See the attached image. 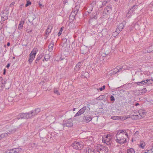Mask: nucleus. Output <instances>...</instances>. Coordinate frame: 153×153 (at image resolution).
<instances>
[{"label": "nucleus", "mask_w": 153, "mask_h": 153, "mask_svg": "<svg viewBox=\"0 0 153 153\" xmlns=\"http://www.w3.org/2000/svg\"><path fill=\"white\" fill-rule=\"evenodd\" d=\"M63 40L65 42H66V41H67V39H63Z\"/></svg>", "instance_id": "nucleus-64"}, {"label": "nucleus", "mask_w": 153, "mask_h": 153, "mask_svg": "<svg viewBox=\"0 0 153 153\" xmlns=\"http://www.w3.org/2000/svg\"><path fill=\"white\" fill-rule=\"evenodd\" d=\"M145 81H146V84L147 85H149L152 83V82L153 81V79H146Z\"/></svg>", "instance_id": "nucleus-21"}, {"label": "nucleus", "mask_w": 153, "mask_h": 153, "mask_svg": "<svg viewBox=\"0 0 153 153\" xmlns=\"http://www.w3.org/2000/svg\"><path fill=\"white\" fill-rule=\"evenodd\" d=\"M14 2H13L12 3H11V4H10V6H11V5H14Z\"/></svg>", "instance_id": "nucleus-60"}, {"label": "nucleus", "mask_w": 153, "mask_h": 153, "mask_svg": "<svg viewBox=\"0 0 153 153\" xmlns=\"http://www.w3.org/2000/svg\"><path fill=\"white\" fill-rule=\"evenodd\" d=\"M140 147L143 149V148L145 146V142H144L142 141H140Z\"/></svg>", "instance_id": "nucleus-31"}, {"label": "nucleus", "mask_w": 153, "mask_h": 153, "mask_svg": "<svg viewBox=\"0 0 153 153\" xmlns=\"http://www.w3.org/2000/svg\"><path fill=\"white\" fill-rule=\"evenodd\" d=\"M40 111V109L38 108H36L34 111H31L33 116H34L38 114Z\"/></svg>", "instance_id": "nucleus-11"}, {"label": "nucleus", "mask_w": 153, "mask_h": 153, "mask_svg": "<svg viewBox=\"0 0 153 153\" xmlns=\"http://www.w3.org/2000/svg\"><path fill=\"white\" fill-rule=\"evenodd\" d=\"M24 115V119H27L30 118H31L33 117L32 113H31V111L27 113H25Z\"/></svg>", "instance_id": "nucleus-10"}, {"label": "nucleus", "mask_w": 153, "mask_h": 153, "mask_svg": "<svg viewBox=\"0 0 153 153\" xmlns=\"http://www.w3.org/2000/svg\"><path fill=\"white\" fill-rule=\"evenodd\" d=\"M50 56L49 54H46L45 55L44 57V59L45 61H48L50 58Z\"/></svg>", "instance_id": "nucleus-29"}, {"label": "nucleus", "mask_w": 153, "mask_h": 153, "mask_svg": "<svg viewBox=\"0 0 153 153\" xmlns=\"http://www.w3.org/2000/svg\"><path fill=\"white\" fill-rule=\"evenodd\" d=\"M3 79L2 77H0V82H1V81Z\"/></svg>", "instance_id": "nucleus-62"}, {"label": "nucleus", "mask_w": 153, "mask_h": 153, "mask_svg": "<svg viewBox=\"0 0 153 153\" xmlns=\"http://www.w3.org/2000/svg\"><path fill=\"white\" fill-rule=\"evenodd\" d=\"M43 56V55H42V54H40L38 56V57H37V58H36V60L35 63H37V61H39L41 59V58Z\"/></svg>", "instance_id": "nucleus-26"}, {"label": "nucleus", "mask_w": 153, "mask_h": 153, "mask_svg": "<svg viewBox=\"0 0 153 153\" xmlns=\"http://www.w3.org/2000/svg\"><path fill=\"white\" fill-rule=\"evenodd\" d=\"M149 51V49H148L147 48L146 49H144L143 50L142 52L143 53H149V52H148L147 51Z\"/></svg>", "instance_id": "nucleus-42"}, {"label": "nucleus", "mask_w": 153, "mask_h": 153, "mask_svg": "<svg viewBox=\"0 0 153 153\" xmlns=\"http://www.w3.org/2000/svg\"><path fill=\"white\" fill-rule=\"evenodd\" d=\"M24 23V21L22 19L21 21L20 22V23L18 27V29L19 30H20L22 29Z\"/></svg>", "instance_id": "nucleus-17"}, {"label": "nucleus", "mask_w": 153, "mask_h": 153, "mask_svg": "<svg viewBox=\"0 0 153 153\" xmlns=\"http://www.w3.org/2000/svg\"><path fill=\"white\" fill-rule=\"evenodd\" d=\"M81 52L83 54H85L86 53V52H84L83 51V48H82L80 49Z\"/></svg>", "instance_id": "nucleus-51"}, {"label": "nucleus", "mask_w": 153, "mask_h": 153, "mask_svg": "<svg viewBox=\"0 0 153 153\" xmlns=\"http://www.w3.org/2000/svg\"><path fill=\"white\" fill-rule=\"evenodd\" d=\"M53 42H52L49 45H48V51H49L51 52L53 50Z\"/></svg>", "instance_id": "nucleus-20"}, {"label": "nucleus", "mask_w": 153, "mask_h": 153, "mask_svg": "<svg viewBox=\"0 0 153 153\" xmlns=\"http://www.w3.org/2000/svg\"><path fill=\"white\" fill-rule=\"evenodd\" d=\"M147 90L146 88H144L143 89L141 90H135L134 92L135 94L136 95H141L143 94L144 93L146 92Z\"/></svg>", "instance_id": "nucleus-4"}, {"label": "nucleus", "mask_w": 153, "mask_h": 153, "mask_svg": "<svg viewBox=\"0 0 153 153\" xmlns=\"http://www.w3.org/2000/svg\"><path fill=\"white\" fill-rule=\"evenodd\" d=\"M63 28H64L63 27H62L60 29V30H59V31L58 32V36H60V35H61V33H62V30L63 29Z\"/></svg>", "instance_id": "nucleus-37"}, {"label": "nucleus", "mask_w": 153, "mask_h": 153, "mask_svg": "<svg viewBox=\"0 0 153 153\" xmlns=\"http://www.w3.org/2000/svg\"><path fill=\"white\" fill-rule=\"evenodd\" d=\"M72 146L76 149L80 150L83 148V144L82 142L75 141L72 144Z\"/></svg>", "instance_id": "nucleus-2"}, {"label": "nucleus", "mask_w": 153, "mask_h": 153, "mask_svg": "<svg viewBox=\"0 0 153 153\" xmlns=\"http://www.w3.org/2000/svg\"><path fill=\"white\" fill-rule=\"evenodd\" d=\"M41 0L39 1V4L41 8H42L44 7V6L41 3Z\"/></svg>", "instance_id": "nucleus-45"}, {"label": "nucleus", "mask_w": 153, "mask_h": 153, "mask_svg": "<svg viewBox=\"0 0 153 153\" xmlns=\"http://www.w3.org/2000/svg\"><path fill=\"white\" fill-rule=\"evenodd\" d=\"M106 56V54L105 53H104L102 54V56L105 57Z\"/></svg>", "instance_id": "nucleus-59"}, {"label": "nucleus", "mask_w": 153, "mask_h": 153, "mask_svg": "<svg viewBox=\"0 0 153 153\" xmlns=\"http://www.w3.org/2000/svg\"><path fill=\"white\" fill-rule=\"evenodd\" d=\"M131 68V67H130L129 66H127L126 65V70H129Z\"/></svg>", "instance_id": "nucleus-53"}, {"label": "nucleus", "mask_w": 153, "mask_h": 153, "mask_svg": "<svg viewBox=\"0 0 153 153\" xmlns=\"http://www.w3.org/2000/svg\"><path fill=\"white\" fill-rule=\"evenodd\" d=\"M92 119V118L89 115H85L84 114V116L83 117V121L86 123H88L91 121Z\"/></svg>", "instance_id": "nucleus-7"}, {"label": "nucleus", "mask_w": 153, "mask_h": 153, "mask_svg": "<svg viewBox=\"0 0 153 153\" xmlns=\"http://www.w3.org/2000/svg\"><path fill=\"white\" fill-rule=\"evenodd\" d=\"M110 100L111 101L114 102L115 100V98L114 96H111L110 97Z\"/></svg>", "instance_id": "nucleus-47"}, {"label": "nucleus", "mask_w": 153, "mask_h": 153, "mask_svg": "<svg viewBox=\"0 0 153 153\" xmlns=\"http://www.w3.org/2000/svg\"><path fill=\"white\" fill-rule=\"evenodd\" d=\"M62 125L63 127H71L73 126V124L71 120H69L65 121L64 123L62 124Z\"/></svg>", "instance_id": "nucleus-5"}, {"label": "nucleus", "mask_w": 153, "mask_h": 153, "mask_svg": "<svg viewBox=\"0 0 153 153\" xmlns=\"http://www.w3.org/2000/svg\"><path fill=\"white\" fill-rule=\"evenodd\" d=\"M109 138L108 139H106L104 142L105 143H106L107 145H109L111 144L110 143L109 140L110 138L109 136Z\"/></svg>", "instance_id": "nucleus-36"}, {"label": "nucleus", "mask_w": 153, "mask_h": 153, "mask_svg": "<svg viewBox=\"0 0 153 153\" xmlns=\"http://www.w3.org/2000/svg\"><path fill=\"white\" fill-rule=\"evenodd\" d=\"M117 68L115 69H114V71H113V72H112L110 74H111V75L114 74H115L117 73L118 72L117 71H118V68L117 67Z\"/></svg>", "instance_id": "nucleus-34"}, {"label": "nucleus", "mask_w": 153, "mask_h": 153, "mask_svg": "<svg viewBox=\"0 0 153 153\" xmlns=\"http://www.w3.org/2000/svg\"><path fill=\"white\" fill-rule=\"evenodd\" d=\"M136 83L138 85H146V81H145V80L140 82H136Z\"/></svg>", "instance_id": "nucleus-22"}, {"label": "nucleus", "mask_w": 153, "mask_h": 153, "mask_svg": "<svg viewBox=\"0 0 153 153\" xmlns=\"http://www.w3.org/2000/svg\"><path fill=\"white\" fill-rule=\"evenodd\" d=\"M96 151L99 153H107L108 152V149L106 147L99 144L97 146Z\"/></svg>", "instance_id": "nucleus-1"}, {"label": "nucleus", "mask_w": 153, "mask_h": 153, "mask_svg": "<svg viewBox=\"0 0 153 153\" xmlns=\"http://www.w3.org/2000/svg\"><path fill=\"white\" fill-rule=\"evenodd\" d=\"M51 29L50 28V27L48 26L45 31V38L46 39L48 37V34L51 33Z\"/></svg>", "instance_id": "nucleus-16"}, {"label": "nucleus", "mask_w": 153, "mask_h": 153, "mask_svg": "<svg viewBox=\"0 0 153 153\" xmlns=\"http://www.w3.org/2000/svg\"><path fill=\"white\" fill-rule=\"evenodd\" d=\"M111 10V7L109 6H107L104 9V11L106 13H109Z\"/></svg>", "instance_id": "nucleus-18"}, {"label": "nucleus", "mask_w": 153, "mask_h": 153, "mask_svg": "<svg viewBox=\"0 0 153 153\" xmlns=\"http://www.w3.org/2000/svg\"><path fill=\"white\" fill-rule=\"evenodd\" d=\"M86 153H95L94 149L91 147H87L86 149Z\"/></svg>", "instance_id": "nucleus-15"}, {"label": "nucleus", "mask_w": 153, "mask_h": 153, "mask_svg": "<svg viewBox=\"0 0 153 153\" xmlns=\"http://www.w3.org/2000/svg\"><path fill=\"white\" fill-rule=\"evenodd\" d=\"M124 27V25L123 23L120 24L116 29L117 32H120L122 31Z\"/></svg>", "instance_id": "nucleus-13"}, {"label": "nucleus", "mask_w": 153, "mask_h": 153, "mask_svg": "<svg viewBox=\"0 0 153 153\" xmlns=\"http://www.w3.org/2000/svg\"><path fill=\"white\" fill-rule=\"evenodd\" d=\"M24 6V4H22L20 6V9L22 10V7Z\"/></svg>", "instance_id": "nucleus-55"}, {"label": "nucleus", "mask_w": 153, "mask_h": 153, "mask_svg": "<svg viewBox=\"0 0 153 153\" xmlns=\"http://www.w3.org/2000/svg\"><path fill=\"white\" fill-rule=\"evenodd\" d=\"M127 153H134L135 151L133 149L130 148L127 149Z\"/></svg>", "instance_id": "nucleus-24"}, {"label": "nucleus", "mask_w": 153, "mask_h": 153, "mask_svg": "<svg viewBox=\"0 0 153 153\" xmlns=\"http://www.w3.org/2000/svg\"><path fill=\"white\" fill-rule=\"evenodd\" d=\"M117 68L115 69H114V71H113V72H112L110 74H111V75L114 74H115L117 73L118 72L117 71H118V68L117 67Z\"/></svg>", "instance_id": "nucleus-33"}, {"label": "nucleus", "mask_w": 153, "mask_h": 153, "mask_svg": "<svg viewBox=\"0 0 153 153\" xmlns=\"http://www.w3.org/2000/svg\"><path fill=\"white\" fill-rule=\"evenodd\" d=\"M134 116L135 117L134 118V119H139V118H138L139 116L137 115H134Z\"/></svg>", "instance_id": "nucleus-52"}, {"label": "nucleus", "mask_w": 153, "mask_h": 153, "mask_svg": "<svg viewBox=\"0 0 153 153\" xmlns=\"http://www.w3.org/2000/svg\"><path fill=\"white\" fill-rule=\"evenodd\" d=\"M74 13L76 14H77V11L76 10L75 11H74Z\"/></svg>", "instance_id": "nucleus-63"}, {"label": "nucleus", "mask_w": 153, "mask_h": 153, "mask_svg": "<svg viewBox=\"0 0 153 153\" xmlns=\"http://www.w3.org/2000/svg\"><path fill=\"white\" fill-rule=\"evenodd\" d=\"M125 131L124 130H122L121 131H118L117 134L116 135V139H120L122 138L123 137V135H124V133H125Z\"/></svg>", "instance_id": "nucleus-6"}, {"label": "nucleus", "mask_w": 153, "mask_h": 153, "mask_svg": "<svg viewBox=\"0 0 153 153\" xmlns=\"http://www.w3.org/2000/svg\"><path fill=\"white\" fill-rule=\"evenodd\" d=\"M1 19L3 20L4 21L7 20L8 19V16H5L4 17L3 16H1Z\"/></svg>", "instance_id": "nucleus-41"}, {"label": "nucleus", "mask_w": 153, "mask_h": 153, "mask_svg": "<svg viewBox=\"0 0 153 153\" xmlns=\"http://www.w3.org/2000/svg\"><path fill=\"white\" fill-rule=\"evenodd\" d=\"M105 86L103 85L102 87H101V88H100L99 89V90H100V91H102L103 89H105Z\"/></svg>", "instance_id": "nucleus-48"}, {"label": "nucleus", "mask_w": 153, "mask_h": 153, "mask_svg": "<svg viewBox=\"0 0 153 153\" xmlns=\"http://www.w3.org/2000/svg\"><path fill=\"white\" fill-rule=\"evenodd\" d=\"M122 69H123V70H126V65H123L122 66H121L120 68L118 70V71L117 72H120V71Z\"/></svg>", "instance_id": "nucleus-30"}, {"label": "nucleus", "mask_w": 153, "mask_h": 153, "mask_svg": "<svg viewBox=\"0 0 153 153\" xmlns=\"http://www.w3.org/2000/svg\"><path fill=\"white\" fill-rule=\"evenodd\" d=\"M82 62H79L74 68V69L75 71H78L81 66L82 65Z\"/></svg>", "instance_id": "nucleus-14"}, {"label": "nucleus", "mask_w": 153, "mask_h": 153, "mask_svg": "<svg viewBox=\"0 0 153 153\" xmlns=\"http://www.w3.org/2000/svg\"><path fill=\"white\" fill-rule=\"evenodd\" d=\"M116 140L117 142L121 144L125 143L126 142V139L124 138L123 137L120 139H116Z\"/></svg>", "instance_id": "nucleus-8"}, {"label": "nucleus", "mask_w": 153, "mask_h": 153, "mask_svg": "<svg viewBox=\"0 0 153 153\" xmlns=\"http://www.w3.org/2000/svg\"><path fill=\"white\" fill-rule=\"evenodd\" d=\"M54 93H55L56 94H57V95H59L60 94L59 93V92L58 90H57V89H56L55 88L54 89Z\"/></svg>", "instance_id": "nucleus-40"}, {"label": "nucleus", "mask_w": 153, "mask_h": 153, "mask_svg": "<svg viewBox=\"0 0 153 153\" xmlns=\"http://www.w3.org/2000/svg\"><path fill=\"white\" fill-rule=\"evenodd\" d=\"M147 48L149 49V51H147L148 52L150 53L153 51V44H151V45L149 46Z\"/></svg>", "instance_id": "nucleus-23"}, {"label": "nucleus", "mask_w": 153, "mask_h": 153, "mask_svg": "<svg viewBox=\"0 0 153 153\" xmlns=\"http://www.w3.org/2000/svg\"><path fill=\"white\" fill-rule=\"evenodd\" d=\"M25 113H22L19 114L20 118L21 119H24V115Z\"/></svg>", "instance_id": "nucleus-46"}, {"label": "nucleus", "mask_w": 153, "mask_h": 153, "mask_svg": "<svg viewBox=\"0 0 153 153\" xmlns=\"http://www.w3.org/2000/svg\"><path fill=\"white\" fill-rule=\"evenodd\" d=\"M31 4V2L28 1H27V4H25V7H27L29 5Z\"/></svg>", "instance_id": "nucleus-44"}, {"label": "nucleus", "mask_w": 153, "mask_h": 153, "mask_svg": "<svg viewBox=\"0 0 153 153\" xmlns=\"http://www.w3.org/2000/svg\"><path fill=\"white\" fill-rule=\"evenodd\" d=\"M4 21L3 20H2V19H1V24H2L3 23H4Z\"/></svg>", "instance_id": "nucleus-57"}, {"label": "nucleus", "mask_w": 153, "mask_h": 153, "mask_svg": "<svg viewBox=\"0 0 153 153\" xmlns=\"http://www.w3.org/2000/svg\"><path fill=\"white\" fill-rule=\"evenodd\" d=\"M134 12L133 10H132V9H130L129 11L128 12L127 14V16H130V15L132 13Z\"/></svg>", "instance_id": "nucleus-25"}, {"label": "nucleus", "mask_w": 153, "mask_h": 153, "mask_svg": "<svg viewBox=\"0 0 153 153\" xmlns=\"http://www.w3.org/2000/svg\"><path fill=\"white\" fill-rule=\"evenodd\" d=\"M137 6L136 5H134L131 9H132V10H133L134 11V10L135 9H136L137 8Z\"/></svg>", "instance_id": "nucleus-50"}, {"label": "nucleus", "mask_w": 153, "mask_h": 153, "mask_svg": "<svg viewBox=\"0 0 153 153\" xmlns=\"http://www.w3.org/2000/svg\"><path fill=\"white\" fill-rule=\"evenodd\" d=\"M35 57L33 56V55L31 54L30 53L29 55V59L28 62H29L30 63H31L33 61V59L35 58Z\"/></svg>", "instance_id": "nucleus-19"}, {"label": "nucleus", "mask_w": 153, "mask_h": 153, "mask_svg": "<svg viewBox=\"0 0 153 153\" xmlns=\"http://www.w3.org/2000/svg\"><path fill=\"white\" fill-rule=\"evenodd\" d=\"M6 73V69H4V70L3 74L5 75Z\"/></svg>", "instance_id": "nucleus-56"}, {"label": "nucleus", "mask_w": 153, "mask_h": 153, "mask_svg": "<svg viewBox=\"0 0 153 153\" xmlns=\"http://www.w3.org/2000/svg\"><path fill=\"white\" fill-rule=\"evenodd\" d=\"M7 135L6 133H3L1 134H0V140L2 139L5 137Z\"/></svg>", "instance_id": "nucleus-32"}, {"label": "nucleus", "mask_w": 153, "mask_h": 153, "mask_svg": "<svg viewBox=\"0 0 153 153\" xmlns=\"http://www.w3.org/2000/svg\"><path fill=\"white\" fill-rule=\"evenodd\" d=\"M104 97L105 96L104 95H101L96 98V99L97 100H102L104 98Z\"/></svg>", "instance_id": "nucleus-27"}, {"label": "nucleus", "mask_w": 153, "mask_h": 153, "mask_svg": "<svg viewBox=\"0 0 153 153\" xmlns=\"http://www.w3.org/2000/svg\"><path fill=\"white\" fill-rule=\"evenodd\" d=\"M85 74H87L88 73H87L86 72H84L83 71L82 73L81 76H82V77H86Z\"/></svg>", "instance_id": "nucleus-43"}, {"label": "nucleus", "mask_w": 153, "mask_h": 153, "mask_svg": "<svg viewBox=\"0 0 153 153\" xmlns=\"http://www.w3.org/2000/svg\"><path fill=\"white\" fill-rule=\"evenodd\" d=\"M10 42H8L7 44V45L8 46H9L10 45Z\"/></svg>", "instance_id": "nucleus-61"}, {"label": "nucleus", "mask_w": 153, "mask_h": 153, "mask_svg": "<svg viewBox=\"0 0 153 153\" xmlns=\"http://www.w3.org/2000/svg\"><path fill=\"white\" fill-rule=\"evenodd\" d=\"M10 63H8V64L7 65H6V67L7 68H8L10 66Z\"/></svg>", "instance_id": "nucleus-54"}, {"label": "nucleus", "mask_w": 153, "mask_h": 153, "mask_svg": "<svg viewBox=\"0 0 153 153\" xmlns=\"http://www.w3.org/2000/svg\"><path fill=\"white\" fill-rule=\"evenodd\" d=\"M152 150H146L145 152L144 153H152Z\"/></svg>", "instance_id": "nucleus-49"}, {"label": "nucleus", "mask_w": 153, "mask_h": 153, "mask_svg": "<svg viewBox=\"0 0 153 153\" xmlns=\"http://www.w3.org/2000/svg\"><path fill=\"white\" fill-rule=\"evenodd\" d=\"M6 83V81H4L2 84V85L0 87V90L2 91L3 88L5 87V85Z\"/></svg>", "instance_id": "nucleus-28"}, {"label": "nucleus", "mask_w": 153, "mask_h": 153, "mask_svg": "<svg viewBox=\"0 0 153 153\" xmlns=\"http://www.w3.org/2000/svg\"><path fill=\"white\" fill-rule=\"evenodd\" d=\"M16 131V130L15 129L11 131H10L9 132H7V133H6L7 134V135L5 137H7L8 134H10L11 133H13L15 132Z\"/></svg>", "instance_id": "nucleus-35"}, {"label": "nucleus", "mask_w": 153, "mask_h": 153, "mask_svg": "<svg viewBox=\"0 0 153 153\" xmlns=\"http://www.w3.org/2000/svg\"><path fill=\"white\" fill-rule=\"evenodd\" d=\"M97 19V16H94L90 19L89 22H91L93 21L94 19L96 20Z\"/></svg>", "instance_id": "nucleus-39"}, {"label": "nucleus", "mask_w": 153, "mask_h": 153, "mask_svg": "<svg viewBox=\"0 0 153 153\" xmlns=\"http://www.w3.org/2000/svg\"><path fill=\"white\" fill-rule=\"evenodd\" d=\"M30 53L33 55V56H34L35 57V56L36 54V51H34V50H33Z\"/></svg>", "instance_id": "nucleus-38"}, {"label": "nucleus", "mask_w": 153, "mask_h": 153, "mask_svg": "<svg viewBox=\"0 0 153 153\" xmlns=\"http://www.w3.org/2000/svg\"><path fill=\"white\" fill-rule=\"evenodd\" d=\"M138 134V131H137L135 132L134 135H135L136 134Z\"/></svg>", "instance_id": "nucleus-58"}, {"label": "nucleus", "mask_w": 153, "mask_h": 153, "mask_svg": "<svg viewBox=\"0 0 153 153\" xmlns=\"http://www.w3.org/2000/svg\"><path fill=\"white\" fill-rule=\"evenodd\" d=\"M87 107L85 106L83 107L82 108H81L79 111L75 115V117L79 116L81 114H83L85 112H87V110H86Z\"/></svg>", "instance_id": "nucleus-3"}, {"label": "nucleus", "mask_w": 153, "mask_h": 153, "mask_svg": "<svg viewBox=\"0 0 153 153\" xmlns=\"http://www.w3.org/2000/svg\"><path fill=\"white\" fill-rule=\"evenodd\" d=\"M21 149L18 148L13 149L10 150L9 153H17L20 152Z\"/></svg>", "instance_id": "nucleus-9"}, {"label": "nucleus", "mask_w": 153, "mask_h": 153, "mask_svg": "<svg viewBox=\"0 0 153 153\" xmlns=\"http://www.w3.org/2000/svg\"><path fill=\"white\" fill-rule=\"evenodd\" d=\"M128 118V117H119V116H113L111 117V118L114 120H117L119 119H121L122 120H125L126 119H127Z\"/></svg>", "instance_id": "nucleus-12"}]
</instances>
